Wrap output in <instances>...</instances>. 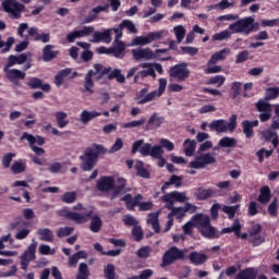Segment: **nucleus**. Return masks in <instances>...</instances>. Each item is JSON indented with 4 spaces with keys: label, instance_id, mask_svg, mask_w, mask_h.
<instances>
[{
    "label": "nucleus",
    "instance_id": "1",
    "mask_svg": "<svg viewBox=\"0 0 279 279\" xmlns=\"http://www.w3.org/2000/svg\"><path fill=\"white\" fill-rule=\"evenodd\" d=\"M61 217H64L65 219H70V221H74V223H89V230L90 232H99L101 230V226L104 222L101 221V217L98 215H93V208L85 209L84 213H75L71 210L63 209L61 210Z\"/></svg>",
    "mask_w": 279,
    "mask_h": 279
},
{
    "label": "nucleus",
    "instance_id": "2",
    "mask_svg": "<svg viewBox=\"0 0 279 279\" xmlns=\"http://www.w3.org/2000/svg\"><path fill=\"white\" fill-rule=\"evenodd\" d=\"M195 228L205 239H219L221 233L210 225V217L203 214H197L193 217Z\"/></svg>",
    "mask_w": 279,
    "mask_h": 279
},
{
    "label": "nucleus",
    "instance_id": "3",
    "mask_svg": "<svg viewBox=\"0 0 279 279\" xmlns=\"http://www.w3.org/2000/svg\"><path fill=\"white\" fill-rule=\"evenodd\" d=\"M106 148L101 145H94L85 149L84 155L80 156V160H82L81 169L83 171H92L97 162V158L99 155L106 154Z\"/></svg>",
    "mask_w": 279,
    "mask_h": 279
},
{
    "label": "nucleus",
    "instance_id": "4",
    "mask_svg": "<svg viewBox=\"0 0 279 279\" xmlns=\"http://www.w3.org/2000/svg\"><path fill=\"white\" fill-rule=\"evenodd\" d=\"M136 151H140L143 156H150L155 159L165 156V149H162V146H151V144L145 143V140H138L133 143L132 154H136Z\"/></svg>",
    "mask_w": 279,
    "mask_h": 279
},
{
    "label": "nucleus",
    "instance_id": "5",
    "mask_svg": "<svg viewBox=\"0 0 279 279\" xmlns=\"http://www.w3.org/2000/svg\"><path fill=\"white\" fill-rule=\"evenodd\" d=\"M229 29L231 34H245L250 36L252 32H258L260 29V24L254 23V17L247 16L231 24Z\"/></svg>",
    "mask_w": 279,
    "mask_h": 279
},
{
    "label": "nucleus",
    "instance_id": "6",
    "mask_svg": "<svg viewBox=\"0 0 279 279\" xmlns=\"http://www.w3.org/2000/svg\"><path fill=\"white\" fill-rule=\"evenodd\" d=\"M97 189L101 191V193H108V191H112L113 196L111 199H114L117 195L123 193V189H125V179H118L117 186L114 187V179L112 177H102L97 181Z\"/></svg>",
    "mask_w": 279,
    "mask_h": 279
},
{
    "label": "nucleus",
    "instance_id": "7",
    "mask_svg": "<svg viewBox=\"0 0 279 279\" xmlns=\"http://www.w3.org/2000/svg\"><path fill=\"white\" fill-rule=\"evenodd\" d=\"M208 128L211 132H217L218 134L234 132L236 130V114H232L229 122L223 119L214 120L208 124Z\"/></svg>",
    "mask_w": 279,
    "mask_h": 279
},
{
    "label": "nucleus",
    "instance_id": "8",
    "mask_svg": "<svg viewBox=\"0 0 279 279\" xmlns=\"http://www.w3.org/2000/svg\"><path fill=\"white\" fill-rule=\"evenodd\" d=\"M141 199H143V195L138 194L136 195L134 198L132 197V195L126 194L124 195L121 201L125 203L126 208L129 210H134V208H136V206H138L140 210L145 211V210H151V208H154V203L151 202H142Z\"/></svg>",
    "mask_w": 279,
    "mask_h": 279
},
{
    "label": "nucleus",
    "instance_id": "9",
    "mask_svg": "<svg viewBox=\"0 0 279 279\" xmlns=\"http://www.w3.org/2000/svg\"><path fill=\"white\" fill-rule=\"evenodd\" d=\"M169 75L175 82H186L191 77V70H189L187 63H179L170 68Z\"/></svg>",
    "mask_w": 279,
    "mask_h": 279
},
{
    "label": "nucleus",
    "instance_id": "10",
    "mask_svg": "<svg viewBox=\"0 0 279 279\" xmlns=\"http://www.w3.org/2000/svg\"><path fill=\"white\" fill-rule=\"evenodd\" d=\"M2 8L11 19H21V14L25 11V5L21 4L17 0H4Z\"/></svg>",
    "mask_w": 279,
    "mask_h": 279
},
{
    "label": "nucleus",
    "instance_id": "11",
    "mask_svg": "<svg viewBox=\"0 0 279 279\" xmlns=\"http://www.w3.org/2000/svg\"><path fill=\"white\" fill-rule=\"evenodd\" d=\"M38 247V242L33 240L28 245L27 250L20 256V263L23 271H27L29 263L36 260V248Z\"/></svg>",
    "mask_w": 279,
    "mask_h": 279
},
{
    "label": "nucleus",
    "instance_id": "12",
    "mask_svg": "<svg viewBox=\"0 0 279 279\" xmlns=\"http://www.w3.org/2000/svg\"><path fill=\"white\" fill-rule=\"evenodd\" d=\"M161 199L166 203V208H168V210H171L175 202H179L180 204H183V202H189V196H186L185 192L174 191V192L165 194L161 197Z\"/></svg>",
    "mask_w": 279,
    "mask_h": 279
},
{
    "label": "nucleus",
    "instance_id": "13",
    "mask_svg": "<svg viewBox=\"0 0 279 279\" xmlns=\"http://www.w3.org/2000/svg\"><path fill=\"white\" fill-rule=\"evenodd\" d=\"M182 259H184V251L178 248V246H172L163 254L162 267H168V265L175 263V260Z\"/></svg>",
    "mask_w": 279,
    "mask_h": 279
},
{
    "label": "nucleus",
    "instance_id": "14",
    "mask_svg": "<svg viewBox=\"0 0 279 279\" xmlns=\"http://www.w3.org/2000/svg\"><path fill=\"white\" fill-rule=\"evenodd\" d=\"M216 154H204L195 158L194 161L190 162L191 169H204L206 165H215L217 162V158H215Z\"/></svg>",
    "mask_w": 279,
    "mask_h": 279
},
{
    "label": "nucleus",
    "instance_id": "15",
    "mask_svg": "<svg viewBox=\"0 0 279 279\" xmlns=\"http://www.w3.org/2000/svg\"><path fill=\"white\" fill-rule=\"evenodd\" d=\"M25 222L23 218H16L10 223L11 230H16L15 239L17 241H23L26 236H29V229L27 227L23 228Z\"/></svg>",
    "mask_w": 279,
    "mask_h": 279
},
{
    "label": "nucleus",
    "instance_id": "16",
    "mask_svg": "<svg viewBox=\"0 0 279 279\" xmlns=\"http://www.w3.org/2000/svg\"><path fill=\"white\" fill-rule=\"evenodd\" d=\"M3 73L14 86H19V80H25L27 73L19 69H12V66L4 65Z\"/></svg>",
    "mask_w": 279,
    "mask_h": 279
},
{
    "label": "nucleus",
    "instance_id": "17",
    "mask_svg": "<svg viewBox=\"0 0 279 279\" xmlns=\"http://www.w3.org/2000/svg\"><path fill=\"white\" fill-rule=\"evenodd\" d=\"M162 38V32H151L146 36H137L132 40V45L145 47V45H151L155 40Z\"/></svg>",
    "mask_w": 279,
    "mask_h": 279
},
{
    "label": "nucleus",
    "instance_id": "18",
    "mask_svg": "<svg viewBox=\"0 0 279 279\" xmlns=\"http://www.w3.org/2000/svg\"><path fill=\"white\" fill-rule=\"evenodd\" d=\"M134 60H154L156 58V53L151 48H137L131 51Z\"/></svg>",
    "mask_w": 279,
    "mask_h": 279
},
{
    "label": "nucleus",
    "instance_id": "19",
    "mask_svg": "<svg viewBox=\"0 0 279 279\" xmlns=\"http://www.w3.org/2000/svg\"><path fill=\"white\" fill-rule=\"evenodd\" d=\"M17 35L24 40H28L29 36L35 39L38 36V27H29L27 23H21L17 27Z\"/></svg>",
    "mask_w": 279,
    "mask_h": 279
},
{
    "label": "nucleus",
    "instance_id": "20",
    "mask_svg": "<svg viewBox=\"0 0 279 279\" xmlns=\"http://www.w3.org/2000/svg\"><path fill=\"white\" fill-rule=\"evenodd\" d=\"M95 32L94 26H84L80 31H73L72 33L66 35L68 43H75L76 38H86V36H90Z\"/></svg>",
    "mask_w": 279,
    "mask_h": 279
},
{
    "label": "nucleus",
    "instance_id": "21",
    "mask_svg": "<svg viewBox=\"0 0 279 279\" xmlns=\"http://www.w3.org/2000/svg\"><path fill=\"white\" fill-rule=\"evenodd\" d=\"M74 77H77V72H73V70L66 68L64 70H61L54 76V84L56 86L60 87L62 86V84H64V80H74Z\"/></svg>",
    "mask_w": 279,
    "mask_h": 279
},
{
    "label": "nucleus",
    "instance_id": "22",
    "mask_svg": "<svg viewBox=\"0 0 279 279\" xmlns=\"http://www.w3.org/2000/svg\"><path fill=\"white\" fill-rule=\"evenodd\" d=\"M156 95V90L149 93V89L145 87L137 92L135 99L140 105L149 104V101H154L157 98Z\"/></svg>",
    "mask_w": 279,
    "mask_h": 279
},
{
    "label": "nucleus",
    "instance_id": "23",
    "mask_svg": "<svg viewBox=\"0 0 279 279\" xmlns=\"http://www.w3.org/2000/svg\"><path fill=\"white\" fill-rule=\"evenodd\" d=\"M162 123H165V118L155 112L149 117L145 125V131L149 132V130H158Z\"/></svg>",
    "mask_w": 279,
    "mask_h": 279
},
{
    "label": "nucleus",
    "instance_id": "24",
    "mask_svg": "<svg viewBox=\"0 0 279 279\" xmlns=\"http://www.w3.org/2000/svg\"><path fill=\"white\" fill-rule=\"evenodd\" d=\"M112 29H107L105 32H94V39L90 43H106L110 45L112 43V35L110 34Z\"/></svg>",
    "mask_w": 279,
    "mask_h": 279
},
{
    "label": "nucleus",
    "instance_id": "25",
    "mask_svg": "<svg viewBox=\"0 0 279 279\" xmlns=\"http://www.w3.org/2000/svg\"><path fill=\"white\" fill-rule=\"evenodd\" d=\"M28 58H32V53L29 52L22 53L19 56L11 54L8 58L5 66H14V64H25Z\"/></svg>",
    "mask_w": 279,
    "mask_h": 279
},
{
    "label": "nucleus",
    "instance_id": "26",
    "mask_svg": "<svg viewBox=\"0 0 279 279\" xmlns=\"http://www.w3.org/2000/svg\"><path fill=\"white\" fill-rule=\"evenodd\" d=\"M158 217H160V211H155L148 214L146 219L147 226H150V228L157 233L160 232V220Z\"/></svg>",
    "mask_w": 279,
    "mask_h": 279
},
{
    "label": "nucleus",
    "instance_id": "27",
    "mask_svg": "<svg viewBox=\"0 0 279 279\" xmlns=\"http://www.w3.org/2000/svg\"><path fill=\"white\" fill-rule=\"evenodd\" d=\"M56 49V46L53 45H47L43 49V60L44 62H51V60L58 58L60 51L53 50Z\"/></svg>",
    "mask_w": 279,
    "mask_h": 279
},
{
    "label": "nucleus",
    "instance_id": "28",
    "mask_svg": "<svg viewBox=\"0 0 279 279\" xmlns=\"http://www.w3.org/2000/svg\"><path fill=\"white\" fill-rule=\"evenodd\" d=\"M26 84L27 86H29V88H33V89L40 88L41 90H44V93H49V90H51V85L43 84V80L38 77L28 78V82Z\"/></svg>",
    "mask_w": 279,
    "mask_h": 279
},
{
    "label": "nucleus",
    "instance_id": "29",
    "mask_svg": "<svg viewBox=\"0 0 279 279\" xmlns=\"http://www.w3.org/2000/svg\"><path fill=\"white\" fill-rule=\"evenodd\" d=\"M189 260L190 263H192V265H196V266L204 265V263L208 260V255L199 252H192L189 255Z\"/></svg>",
    "mask_w": 279,
    "mask_h": 279
},
{
    "label": "nucleus",
    "instance_id": "30",
    "mask_svg": "<svg viewBox=\"0 0 279 279\" xmlns=\"http://www.w3.org/2000/svg\"><path fill=\"white\" fill-rule=\"evenodd\" d=\"M242 128L246 138H252L254 136V128H258V120H255V121L244 120L242 122Z\"/></svg>",
    "mask_w": 279,
    "mask_h": 279
},
{
    "label": "nucleus",
    "instance_id": "31",
    "mask_svg": "<svg viewBox=\"0 0 279 279\" xmlns=\"http://www.w3.org/2000/svg\"><path fill=\"white\" fill-rule=\"evenodd\" d=\"M108 8H110V5L106 4V5H98L92 9V12L84 19V23H93V21L97 19L100 12H108Z\"/></svg>",
    "mask_w": 279,
    "mask_h": 279
},
{
    "label": "nucleus",
    "instance_id": "32",
    "mask_svg": "<svg viewBox=\"0 0 279 279\" xmlns=\"http://www.w3.org/2000/svg\"><path fill=\"white\" fill-rule=\"evenodd\" d=\"M231 51L230 48H225L216 53H214L208 61V65L211 66V64H217V62H221L226 60L227 56H230Z\"/></svg>",
    "mask_w": 279,
    "mask_h": 279
},
{
    "label": "nucleus",
    "instance_id": "33",
    "mask_svg": "<svg viewBox=\"0 0 279 279\" xmlns=\"http://www.w3.org/2000/svg\"><path fill=\"white\" fill-rule=\"evenodd\" d=\"M125 52V43L121 40H114L111 47V54L114 58H123V53Z\"/></svg>",
    "mask_w": 279,
    "mask_h": 279
},
{
    "label": "nucleus",
    "instance_id": "34",
    "mask_svg": "<svg viewBox=\"0 0 279 279\" xmlns=\"http://www.w3.org/2000/svg\"><path fill=\"white\" fill-rule=\"evenodd\" d=\"M258 277V269L246 268L240 271L234 279H256Z\"/></svg>",
    "mask_w": 279,
    "mask_h": 279
},
{
    "label": "nucleus",
    "instance_id": "35",
    "mask_svg": "<svg viewBox=\"0 0 279 279\" xmlns=\"http://www.w3.org/2000/svg\"><path fill=\"white\" fill-rule=\"evenodd\" d=\"M97 117H101V112L83 110L81 112L80 121H81V123L86 125V123H88V121H93V119H97Z\"/></svg>",
    "mask_w": 279,
    "mask_h": 279
},
{
    "label": "nucleus",
    "instance_id": "36",
    "mask_svg": "<svg viewBox=\"0 0 279 279\" xmlns=\"http://www.w3.org/2000/svg\"><path fill=\"white\" fill-rule=\"evenodd\" d=\"M54 117L57 125L58 128H60V130H63V128H66V125H69V114L66 112L58 111L54 113Z\"/></svg>",
    "mask_w": 279,
    "mask_h": 279
},
{
    "label": "nucleus",
    "instance_id": "37",
    "mask_svg": "<svg viewBox=\"0 0 279 279\" xmlns=\"http://www.w3.org/2000/svg\"><path fill=\"white\" fill-rule=\"evenodd\" d=\"M236 145H239V141H236V138L234 137H228V136L222 137L218 143V147H222L225 149L234 148L236 147Z\"/></svg>",
    "mask_w": 279,
    "mask_h": 279
},
{
    "label": "nucleus",
    "instance_id": "38",
    "mask_svg": "<svg viewBox=\"0 0 279 279\" xmlns=\"http://www.w3.org/2000/svg\"><path fill=\"white\" fill-rule=\"evenodd\" d=\"M21 141H27L29 145H43L45 143V138L41 136L35 137L29 133H23Z\"/></svg>",
    "mask_w": 279,
    "mask_h": 279
},
{
    "label": "nucleus",
    "instance_id": "39",
    "mask_svg": "<svg viewBox=\"0 0 279 279\" xmlns=\"http://www.w3.org/2000/svg\"><path fill=\"white\" fill-rule=\"evenodd\" d=\"M37 234L39 236V241H46L47 243H51V241H53V231L48 228L39 229Z\"/></svg>",
    "mask_w": 279,
    "mask_h": 279
},
{
    "label": "nucleus",
    "instance_id": "40",
    "mask_svg": "<svg viewBox=\"0 0 279 279\" xmlns=\"http://www.w3.org/2000/svg\"><path fill=\"white\" fill-rule=\"evenodd\" d=\"M230 232H234L236 236H241V222L239 220H234L232 227L222 229L220 234H230Z\"/></svg>",
    "mask_w": 279,
    "mask_h": 279
},
{
    "label": "nucleus",
    "instance_id": "41",
    "mask_svg": "<svg viewBox=\"0 0 279 279\" xmlns=\"http://www.w3.org/2000/svg\"><path fill=\"white\" fill-rule=\"evenodd\" d=\"M171 184H174V186L178 189L180 186H182V177L179 175H172L170 178V180L168 182H166L163 184V186L161 187L162 193H165L167 191V189H169V186H171Z\"/></svg>",
    "mask_w": 279,
    "mask_h": 279
},
{
    "label": "nucleus",
    "instance_id": "42",
    "mask_svg": "<svg viewBox=\"0 0 279 279\" xmlns=\"http://www.w3.org/2000/svg\"><path fill=\"white\" fill-rule=\"evenodd\" d=\"M197 147V143L193 140H186L184 142V154L185 156H193L195 154V148Z\"/></svg>",
    "mask_w": 279,
    "mask_h": 279
},
{
    "label": "nucleus",
    "instance_id": "43",
    "mask_svg": "<svg viewBox=\"0 0 279 279\" xmlns=\"http://www.w3.org/2000/svg\"><path fill=\"white\" fill-rule=\"evenodd\" d=\"M270 199H271V190H269L267 186L262 187L260 194L258 196V202H260V204H268Z\"/></svg>",
    "mask_w": 279,
    "mask_h": 279
},
{
    "label": "nucleus",
    "instance_id": "44",
    "mask_svg": "<svg viewBox=\"0 0 279 279\" xmlns=\"http://www.w3.org/2000/svg\"><path fill=\"white\" fill-rule=\"evenodd\" d=\"M214 195H215V191L213 189L199 187L196 192L197 199H208V197H213Z\"/></svg>",
    "mask_w": 279,
    "mask_h": 279
},
{
    "label": "nucleus",
    "instance_id": "45",
    "mask_svg": "<svg viewBox=\"0 0 279 279\" xmlns=\"http://www.w3.org/2000/svg\"><path fill=\"white\" fill-rule=\"evenodd\" d=\"M121 29H128L130 34H138V28H136V25H134V22L130 20H124L120 23Z\"/></svg>",
    "mask_w": 279,
    "mask_h": 279
},
{
    "label": "nucleus",
    "instance_id": "46",
    "mask_svg": "<svg viewBox=\"0 0 279 279\" xmlns=\"http://www.w3.org/2000/svg\"><path fill=\"white\" fill-rule=\"evenodd\" d=\"M95 75V71L89 70L87 74L85 75V85L84 88L87 90V93H93V86L95 84L93 83V76Z\"/></svg>",
    "mask_w": 279,
    "mask_h": 279
},
{
    "label": "nucleus",
    "instance_id": "47",
    "mask_svg": "<svg viewBox=\"0 0 279 279\" xmlns=\"http://www.w3.org/2000/svg\"><path fill=\"white\" fill-rule=\"evenodd\" d=\"M88 276H90V270L88 269V264L81 263L78 267V274L76 279H88Z\"/></svg>",
    "mask_w": 279,
    "mask_h": 279
},
{
    "label": "nucleus",
    "instance_id": "48",
    "mask_svg": "<svg viewBox=\"0 0 279 279\" xmlns=\"http://www.w3.org/2000/svg\"><path fill=\"white\" fill-rule=\"evenodd\" d=\"M173 34L177 38V43H182L184 40V36H186V29L182 25H178L173 27Z\"/></svg>",
    "mask_w": 279,
    "mask_h": 279
},
{
    "label": "nucleus",
    "instance_id": "49",
    "mask_svg": "<svg viewBox=\"0 0 279 279\" xmlns=\"http://www.w3.org/2000/svg\"><path fill=\"white\" fill-rule=\"evenodd\" d=\"M108 80H117L119 84H125V75L121 74V70L114 69L108 74Z\"/></svg>",
    "mask_w": 279,
    "mask_h": 279
},
{
    "label": "nucleus",
    "instance_id": "50",
    "mask_svg": "<svg viewBox=\"0 0 279 279\" xmlns=\"http://www.w3.org/2000/svg\"><path fill=\"white\" fill-rule=\"evenodd\" d=\"M146 121H147V119L141 118L140 120H133L129 123H124L123 128L125 130H132L134 128H142V125H145Z\"/></svg>",
    "mask_w": 279,
    "mask_h": 279
},
{
    "label": "nucleus",
    "instance_id": "51",
    "mask_svg": "<svg viewBox=\"0 0 279 279\" xmlns=\"http://www.w3.org/2000/svg\"><path fill=\"white\" fill-rule=\"evenodd\" d=\"M76 199H77L76 192H65L61 197V202H63V204H74Z\"/></svg>",
    "mask_w": 279,
    "mask_h": 279
},
{
    "label": "nucleus",
    "instance_id": "52",
    "mask_svg": "<svg viewBox=\"0 0 279 279\" xmlns=\"http://www.w3.org/2000/svg\"><path fill=\"white\" fill-rule=\"evenodd\" d=\"M239 207H240V205H235V206L223 205L221 210H222V213L228 215L229 219H234V215H236Z\"/></svg>",
    "mask_w": 279,
    "mask_h": 279
},
{
    "label": "nucleus",
    "instance_id": "53",
    "mask_svg": "<svg viewBox=\"0 0 279 279\" xmlns=\"http://www.w3.org/2000/svg\"><path fill=\"white\" fill-rule=\"evenodd\" d=\"M94 73L95 75H98V80H101L104 75H108V73H110V68H104L101 64H94Z\"/></svg>",
    "mask_w": 279,
    "mask_h": 279
},
{
    "label": "nucleus",
    "instance_id": "54",
    "mask_svg": "<svg viewBox=\"0 0 279 279\" xmlns=\"http://www.w3.org/2000/svg\"><path fill=\"white\" fill-rule=\"evenodd\" d=\"M140 69H147L146 75L156 80V70L154 69V63H141Z\"/></svg>",
    "mask_w": 279,
    "mask_h": 279
},
{
    "label": "nucleus",
    "instance_id": "55",
    "mask_svg": "<svg viewBox=\"0 0 279 279\" xmlns=\"http://www.w3.org/2000/svg\"><path fill=\"white\" fill-rule=\"evenodd\" d=\"M135 169H136L137 175H140V178H149V171H147V169H145V167H143V161H136Z\"/></svg>",
    "mask_w": 279,
    "mask_h": 279
},
{
    "label": "nucleus",
    "instance_id": "56",
    "mask_svg": "<svg viewBox=\"0 0 279 279\" xmlns=\"http://www.w3.org/2000/svg\"><path fill=\"white\" fill-rule=\"evenodd\" d=\"M159 146L161 147V149H166L167 151H173L175 149V145L173 144V142L167 138H161L159 141Z\"/></svg>",
    "mask_w": 279,
    "mask_h": 279
},
{
    "label": "nucleus",
    "instance_id": "57",
    "mask_svg": "<svg viewBox=\"0 0 279 279\" xmlns=\"http://www.w3.org/2000/svg\"><path fill=\"white\" fill-rule=\"evenodd\" d=\"M74 230L75 229L73 227H62L57 231V236H59V239H62L64 236H71Z\"/></svg>",
    "mask_w": 279,
    "mask_h": 279
},
{
    "label": "nucleus",
    "instance_id": "58",
    "mask_svg": "<svg viewBox=\"0 0 279 279\" xmlns=\"http://www.w3.org/2000/svg\"><path fill=\"white\" fill-rule=\"evenodd\" d=\"M232 36V33H230L228 29H225L220 33L214 34L211 39L213 40H228Z\"/></svg>",
    "mask_w": 279,
    "mask_h": 279
},
{
    "label": "nucleus",
    "instance_id": "59",
    "mask_svg": "<svg viewBox=\"0 0 279 279\" xmlns=\"http://www.w3.org/2000/svg\"><path fill=\"white\" fill-rule=\"evenodd\" d=\"M225 83H226V76L223 75H216L211 77L208 82V84H211V85L216 84L218 88H221V86H223Z\"/></svg>",
    "mask_w": 279,
    "mask_h": 279
},
{
    "label": "nucleus",
    "instance_id": "60",
    "mask_svg": "<svg viewBox=\"0 0 279 279\" xmlns=\"http://www.w3.org/2000/svg\"><path fill=\"white\" fill-rule=\"evenodd\" d=\"M39 250V254H43V256H53V254H56V250L51 248L49 245L47 244H43L38 247Z\"/></svg>",
    "mask_w": 279,
    "mask_h": 279
},
{
    "label": "nucleus",
    "instance_id": "61",
    "mask_svg": "<svg viewBox=\"0 0 279 279\" xmlns=\"http://www.w3.org/2000/svg\"><path fill=\"white\" fill-rule=\"evenodd\" d=\"M256 108H257L258 112H271V105H269V102H267L265 100H259L256 104Z\"/></svg>",
    "mask_w": 279,
    "mask_h": 279
},
{
    "label": "nucleus",
    "instance_id": "62",
    "mask_svg": "<svg viewBox=\"0 0 279 279\" xmlns=\"http://www.w3.org/2000/svg\"><path fill=\"white\" fill-rule=\"evenodd\" d=\"M104 274L106 279H114V265L108 264L105 266Z\"/></svg>",
    "mask_w": 279,
    "mask_h": 279
},
{
    "label": "nucleus",
    "instance_id": "63",
    "mask_svg": "<svg viewBox=\"0 0 279 279\" xmlns=\"http://www.w3.org/2000/svg\"><path fill=\"white\" fill-rule=\"evenodd\" d=\"M279 87H269L266 89V99H277Z\"/></svg>",
    "mask_w": 279,
    "mask_h": 279
},
{
    "label": "nucleus",
    "instance_id": "64",
    "mask_svg": "<svg viewBox=\"0 0 279 279\" xmlns=\"http://www.w3.org/2000/svg\"><path fill=\"white\" fill-rule=\"evenodd\" d=\"M11 171L14 173H23V171H25V163L21 161H14L11 166Z\"/></svg>",
    "mask_w": 279,
    "mask_h": 279
}]
</instances>
